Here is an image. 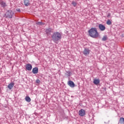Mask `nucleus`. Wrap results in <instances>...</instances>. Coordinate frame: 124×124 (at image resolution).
Returning a JSON list of instances; mask_svg holds the SVG:
<instances>
[{
  "label": "nucleus",
  "instance_id": "22",
  "mask_svg": "<svg viewBox=\"0 0 124 124\" xmlns=\"http://www.w3.org/2000/svg\"><path fill=\"white\" fill-rule=\"evenodd\" d=\"M16 11H17L18 12H20V9H16Z\"/></svg>",
  "mask_w": 124,
  "mask_h": 124
},
{
  "label": "nucleus",
  "instance_id": "23",
  "mask_svg": "<svg viewBox=\"0 0 124 124\" xmlns=\"http://www.w3.org/2000/svg\"><path fill=\"white\" fill-rule=\"evenodd\" d=\"M109 16H111V15H110V14H108V17H109Z\"/></svg>",
  "mask_w": 124,
  "mask_h": 124
},
{
  "label": "nucleus",
  "instance_id": "3",
  "mask_svg": "<svg viewBox=\"0 0 124 124\" xmlns=\"http://www.w3.org/2000/svg\"><path fill=\"white\" fill-rule=\"evenodd\" d=\"M14 15V13L11 10H9L5 14V16L9 19H11Z\"/></svg>",
  "mask_w": 124,
  "mask_h": 124
},
{
  "label": "nucleus",
  "instance_id": "10",
  "mask_svg": "<svg viewBox=\"0 0 124 124\" xmlns=\"http://www.w3.org/2000/svg\"><path fill=\"white\" fill-rule=\"evenodd\" d=\"M14 87V83L11 82L9 85H8V88L9 90H12V88Z\"/></svg>",
  "mask_w": 124,
  "mask_h": 124
},
{
  "label": "nucleus",
  "instance_id": "6",
  "mask_svg": "<svg viewBox=\"0 0 124 124\" xmlns=\"http://www.w3.org/2000/svg\"><path fill=\"white\" fill-rule=\"evenodd\" d=\"M90 52H91V50L89 49V48H84L83 50V55L85 56H88L90 54Z\"/></svg>",
  "mask_w": 124,
  "mask_h": 124
},
{
  "label": "nucleus",
  "instance_id": "7",
  "mask_svg": "<svg viewBox=\"0 0 124 124\" xmlns=\"http://www.w3.org/2000/svg\"><path fill=\"white\" fill-rule=\"evenodd\" d=\"M98 28L101 31H104L106 28L103 24H99Z\"/></svg>",
  "mask_w": 124,
  "mask_h": 124
},
{
  "label": "nucleus",
  "instance_id": "17",
  "mask_svg": "<svg viewBox=\"0 0 124 124\" xmlns=\"http://www.w3.org/2000/svg\"><path fill=\"white\" fill-rule=\"evenodd\" d=\"M120 123H121V124H124V118H123V117L120 118Z\"/></svg>",
  "mask_w": 124,
  "mask_h": 124
},
{
  "label": "nucleus",
  "instance_id": "8",
  "mask_svg": "<svg viewBox=\"0 0 124 124\" xmlns=\"http://www.w3.org/2000/svg\"><path fill=\"white\" fill-rule=\"evenodd\" d=\"M67 84L68 86L71 87V88H74V87H75V84H74V82L71 80L69 81Z\"/></svg>",
  "mask_w": 124,
  "mask_h": 124
},
{
  "label": "nucleus",
  "instance_id": "19",
  "mask_svg": "<svg viewBox=\"0 0 124 124\" xmlns=\"http://www.w3.org/2000/svg\"><path fill=\"white\" fill-rule=\"evenodd\" d=\"M107 25H111L112 24V22H111V20L110 19L108 20L107 21Z\"/></svg>",
  "mask_w": 124,
  "mask_h": 124
},
{
  "label": "nucleus",
  "instance_id": "21",
  "mask_svg": "<svg viewBox=\"0 0 124 124\" xmlns=\"http://www.w3.org/2000/svg\"><path fill=\"white\" fill-rule=\"evenodd\" d=\"M36 83H37V84H39V83H40V80L39 79H37L36 80Z\"/></svg>",
  "mask_w": 124,
  "mask_h": 124
},
{
  "label": "nucleus",
  "instance_id": "13",
  "mask_svg": "<svg viewBox=\"0 0 124 124\" xmlns=\"http://www.w3.org/2000/svg\"><path fill=\"white\" fill-rule=\"evenodd\" d=\"M99 83H100V80H99V79H95L93 81V84H94V85H98Z\"/></svg>",
  "mask_w": 124,
  "mask_h": 124
},
{
  "label": "nucleus",
  "instance_id": "9",
  "mask_svg": "<svg viewBox=\"0 0 124 124\" xmlns=\"http://www.w3.org/2000/svg\"><path fill=\"white\" fill-rule=\"evenodd\" d=\"M32 73L33 74H37L38 73V68L37 67H34L33 68L32 71Z\"/></svg>",
  "mask_w": 124,
  "mask_h": 124
},
{
  "label": "nucleus",
  "instance_id": "16",
  "mask_svg": "<svg viewBox=\"0 0 124 124\" xmlns=\"http://www.w3.org/2000/svg\"><path fill=\"white\" fill-rule=\"evenodd\" d=\"M36 25H38L39 26H42L43 25H44V23L42 22H36Z\"/></svg>",
  "mask_w": 124,
  "mask_h": 124
},
{
  "label": "nucleus",
  "instance_id": "14",
  "mask_svg": "<svg viewBox=\"0 0 124 124\" xmlns=\"http://www.w3.org/2000/svg\"><path fill=\"white\" fill-rule=\"evenodd\" d=\"M46 34H50V33H51V32H52V29L49 28L48 29H46Z\"/></svg>",
  "mask_w": 124,
  "mask_h": 124
},
{
  "label": "nucleus",
  "instance_id": "20",
  "mask_svg": "<svg viewBox=\"0 0 124 124\" xmlns=\"http://www.w3.org/2000/svg\"><path fill=\"white\" fill-rule=\"evenodd\" d=\"M72 4H73V6H74V7H75V6H76V5H77V3H76L75 1H73L72 2Z\"/></svg>",
  "mask_w": 124,
  "mask_h": 124
},
{
  "label": "nucleus",
  "instance_id": "11",
  "mask_svg": "<svg viewBox=\"0 0 124 124\" xmlns=\"http://www.w3.org/2000/svg\"><path fill=\"white\" fill-rule=\"evenodd\" d=\"M0 4L2 7H3V8L6 7V6H7V4H6V2L3 1H2L0 2Z\"/></svg>",
  "mask_w": 124,
  "mask_h": 124
},
{
  "label": "nucleus",
  "instance_id": "18",
  "mask_svg": "<svg viewBox=\"0 0 124 124\" xmlns=\"http://www.w3.org/2000/svg\"><path fill=\"white\" fill-rule=\"evenodd\" d=\"M103 41H106L107 40V36H104L102 39Z\"/></svg>",
  "mask_w": 124,
  "mask_h": 124
},
{
  "label": "nucleus",
  "instance_id": "2",
  "mask_svg": "<svg viewBox=\"0 0 124 124\" xmlns=\"http://www.w3.org/2000/svg\"><path fill=\"white\" fill-rule=\"evenodd\" d=\"M51 38L55 43H57L59 40L62 39V34L59 32H55L51 36Z\"/></svg>",
  "mask_w": 124,
  "mask_h": 124
},
{
  "label": "nucleus",
  "instance_id": "5",
  "mask_svg": "<svg viewBox=\"0 0 124 124\" xmlns=\"http://www.w3.org/2000/svg\"><path fill=\"white\" fill-rule=\"evenodd\" d=\"M25 68L26 70H28V71H31V70L32 69V66H31V64H26L25 65Z\"/></svg>",
  "mask_w": 124,
  "mask_h": 124
},
{
  "label": "nucleus",
  "instance_id": "15",
  "mask_svg": "<svg viewBox=\"0 0 124 124\" xmlns=\"http://www.w3.org/2000/svg\"><path fill=\"white\" fill-rule=\"evenodd\" d=\"M25 100L26 101H27V102H31V98L29 96H26L25 97Z\"/></svg>",
  "mask_w": 124,
  "mask_h": 124
},
{
  "label": "nucleus",
  "instance_id": "12",
  "mask_svg": "<svg viewBox=\"0 0 124 124\" xmlns=\"http://www.w3.org/2000/svg\"><path fill=\"white\" fill-rule=\"evenodd\" d=\"M24 5H25V6H29V5H30V0H24Z\"/></svg>",
  "mask_w": 124,
  "mask_h": 124
},
{
  "label": "nucleus",
  "instance_id": "4",
  "mask_svg": "<svg viewBox=\"0 0 124 124\" xmlns=\"http://www.w3.org/2000/svg\"><path fill=\"white\" fill-rule=\"evenodd\" d=\"M78 114L80 117H84L86 115V111L84 109H81L79 110Z\"/></svg>",
  "mask_w": 124,
  "mask_h": 124
},
{
  "label": "nucleus",
  "instance_id": "1",
  "mask_svg": "<svg viewBox=\"0 0 124 124\" xmlns=\"http://www.w3.org/2000/svg\"><path fill=\"white\" fill-rule=\"evenodd\" d=\"M89 34L93 38H97L99 36V33L97 32L96 28H92L88 31Z\"/></svg>",
  "mask_w": 124,
  "mask_h": 124
}]
</instances>
